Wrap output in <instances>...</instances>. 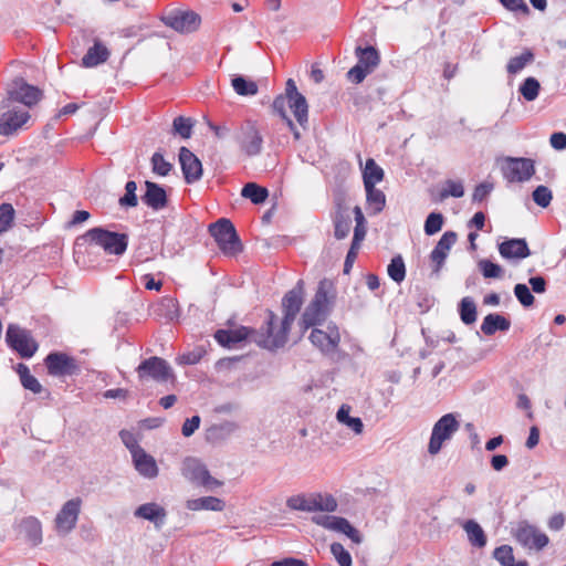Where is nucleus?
<instances>
[{
	"instance_id": "a18cd8bd",
	"label": "nucleus",
	"mask_w": 566,
	"mask_h": 566,
	"mask_svg": "<svg viewBox=\"0 0 566 566\" xmlns=\"http://www.w3.org/2000/svg\"><path fill=\"white\" fill-rule=\"evenodd\" d=\"M388 276L400 284L406 277V265L400 254L394 256L387 268Z\"/></svg>"
},
{
	"instance_id": "864d4df0",
	"label": "nucleus",
	"mask_w": 566,
	"mask_h": 566,
	"mask_svg": "<svg viewBox=\"0 0 566 566\" xmlns=\"http://www.w3.org/2000/svg\"><path fill=\"white\" fill-rule=\"evenodd\" d=\"M337 510V501L332 494L316 493V512H335Z\"/></svg>"
},
{
	"instance_id": "c03bdc74",
	"label": "nucleus",
	"mask_w": 566,
	"mask_h": 566,
	"mask_svg": "<svg viewBox=\"0 0 566 566\" xmlns=\"http://www.w3.org/2000/svg\"><path fill=\"white\" fill-rule=\"evenodd\" d=\"M464 196V187L462 181L447 179L444 181V187L439 192L437 198L438 201H443L449 197L461 198Z\"/></svg>"
},
{
	"instance_id": "bb28decb",
	"label": "nucleus",
	"mask_w": 566,
	"mask_h": 566,
	"mask_svg": "<svg viewBox=\"0 0 566 566\" xmlns=\"http://www.w3.org/2000/svg\"><path fill=\"white\" fill-rule=\"evenodd\" d=\"M510 327L511 322L509 318L501 314L491 313L484 317L481 324V332L486 336H491L496 332H507Z\"/></svg>"
},
{
	"instance_id": "f03ea898",
	"label": "nucleus",
	"mask_w": 566,
	"mask_h": 566,
	"mask_svg": "<svg viewBox=\"0 0 566 566\" xmlns=\"http://www.w3.org/2000/svg\"><path fill=\"white\" fill-rule=\"evenodd\" d=\"M286 104L293 113L297 124L305 128L308 123V104L306 97L298 92L296 83L293 78H289L285 83V91L274 97L271 105L273 114L277 115L286 126L293 132L294 138L300 139L301 134L296 129L295 124L287 115Z\"/></svg>"
},
{
	"instance_id": "c85d7f7f",
	"label": "nucleus",
	"mask_w": 566,
	"mask_h": 566,
	"mask_svg": "<svg viewBox=\"0 0 566 566\" xmlns=\"http://www.w3.org/2000/svg\"><path fill=\"white\" fill-rule=\"evenodd\" d=\"M20 528L33 546H36L42 542V526L36 517L28 516L23 518L20 523Z\"/></svg>"
},
{
	"instance_id": "052dcab7",
	"label": "nucleus",
	"mask_w": 566,
	"mask_h": 566,
	"mask_svg": "<svg viewBox=\"0 0 566 566\" xmlns=\"http://www.w3.org/2000/svg\"><path fill=\"white\" fill-rule=\"evenodd\" d=\"M203 119L206 120L209 129L213 133L214 138L224 139L231 136L230 132L233 130V125L229 126L227 123L216 124L206 116Z\"/></svg>"
},
{
	"instance_id": "2f4dec72",
	"label": "nucleus",
	"mask_w": 566,
	"mask_h": 566,
	"mask_svg": "<svg viewBox=\"0 0 566 566\" xmlns=\"http://www.w3.org/2000/svg\"><path fill=\"white\" fill-rule=\"evenodd\" d=\"M286 506L294 511L316 512V493L308 496L297 494L286 500Z\"/></svg>"
},
{
	"instance_id": "39448f33",
	"label": "nucleus",
	"mask_w": 566,
	"mask_h": 566,
	"mask_svg": "<svg viewBox=\"0 0 566 566\" xmlns=\"http://www.w3.org/2000/svg\"><path fill=\"white\" fill-rule=\"evenodd\" d=\"M331 284L323 280L318 283L316 293L306 306L301 317V324L304 328L314 327L325 322L329 314V300L327 295V287Z\"/></svg>"
},
{
	"instance_id": "e433bc0d",
	"label": "nucleus",
	"mask_w": 566,
	"mask_h": 566,
	"mask_svg": "<svg viewBox=\"0 0 566 566\" xmlns=\"http://www.w3.org/2000/svg\"><path fill=\"white\" fill-rule=\"evenodd\" d=\"M241 196L250 199L254 205H261L268 199L269 191L265 187L259 186L255 182H248L243 186Z\"/></svg>"
},
{
	"instance_id": "f257e3e1",
	"label": "nucleus",
	"mask_w": 566,
	"mask_h": 566,
	"mask_svg": "<svg viewBox=\"0 0 566 566\" xmlns=\"http://www.w3.org/2000/svg\"><path fill=\"white\" fill-rule=\"evenodd\" d=\"M303 302L304 282L298 280L295 286L285 293L282 298L283 317L281 321L273 311L266 310V318L263 325L268 336L263 340L268 343V346L281 348L286 344L291 326L300 313Z\"/></svg>"
},
{
	"instance_id": "a19ab883",
	"label": "nucleus",
	"mask_w": 566,
	"mask_h": 566,
	"mask_svg": "<svg viewBox=\"0 0 566 566\" xmlns=\"http://www.w3.org/2000/svg\"><path fill=\"white\" fill-rule=\"evenodd\" d=\"M334 235L337 240L345 239L352 229V219L347 212H334Z\"/></svg>"
},
{
	"instance_id": "c756f323",
	"label": "nucleus",
	"mask_w": 566,
	"mask_h": 566,
	"mask_svg": "<svg viewBox=\"0 0 566 566\" xmlns=\"http://www.w3.org/2000/svg\"><path fill=\"white\" fill-rule=\"evenodd\" d=\"M188 510L191 511H214L220 512L224 509V502L216 496H203L199 499L188 500L186 504Z\"/></svg>"
},
{
	"instance_id": "393cba45",
	"label": "nucleus",
	"mask_w": 566,
	"mask_h": 566,
	"mask_svg": "<svg viewBox=\"0 0 566 566\" xmlns=\"http://www.w3.org/2000/svg\"><path fill=\"white\" fill-rule=\"evenodd\" d=\"M499 252L504 259H525L531 254L525 239H507L499 244Z\"/></svg>"
},
{
	"instance_id": "603ef678",
	"label": "nucleus",
	"mask_w": 566,
	"mask_h": 566,
	"mask_svg": "<svg viewBox=\"0 0 566 566\" xmlns=\"http://www.w3.org/2000/svg\"><path fill=\"white\" fill-rule=\"evenodd\" d=\"M532 198L541 208H547L553 199V193L548 187L541 185L533 190Z\"/></svg>"
},
{
	"instance_id": "3c124183",
	"label": "nucleus",
	"mask_w": 566,
	"mask_h": 566,
	"mask_svg": "<svg viewBox=\"0 0 566 566\" xmlns=\"http://www.w3.org/2000/svg\"><path fill=\"white\" fill-rule=\"evenodd\" d=\"M151 168H153V171L154 174L158 175V176H168L169 172L171 171L172 169V165L170 163H168L163 154H160L159 151H156L153 156H151Z\"/></svg>"
},
{
	"instance_id": "423d86ee",
	"label": "nucleus",
	"mask_w": 566,
	"mask_h": 566,
	"mask_svg": "<svg viewBox=\"0 0 566 566\" xmlns=\"http://www.w3.org/2000/svg\"><path fill=\"white\" fill-rule=\"evenodd\" d=\"M208 231L224 254L235 255L242 251L241 240L229 219L221 218L211 223Z\"/></svg>"
},
{
	"instance_id": "7ed1b4c3",
	"label": "nucleus",
	"mask_w": 566,
	"mask_h": 566,
	"mask_svg": "<svg viewBox=\"0 0 566 566\" xmlns=\"http://www.w3.org/2000/svg\"><path fill=\"white\" fill-rule=\"evenodd\" d=\"M266 336L268 332L264 325H262L259 329L247 326H240L234 329H218L213 335L216 342L220 346L229 349L237 347L238 344L247 339L269 350L277 349L274 346H268V343L263 340V338L265 339Z\"/></svg>"
},
{
	"instance_id": "b1692460",
	"label": "nucleus",
	"mask_w": 566,
	"mask_h": 566,
	"mask_svg": "<svg viewBox=\"0 0 566 566\" xmlns=\"http://www.w3.org/2000/svg\"><path fill=\"white\" fill-rule=\"evenodd\" d=\"M134 516L138 517V518H143V520H147V521L154 523V525L157 528H160L165 524L167 512H166L165 507H163L161 505H159L155 502H149V503L139 505L135 510Z\"/></svg>"
},
{
	"instance_id": "680f3d73",
	"label": "nucleus",
	"mask_w": 566,
	"mask_h": 566,
	"mask_svg": "<svg viewBox=\"0 0 566 566\" xmlns=\"http://www.w3.org/2000/svg\"><path fill=\"white\" fill-rule=\"evenodd\" d=\"M458 234L454 231H447L442 234L440 240L438 241L437 245L434 247L439 251H442L447 254H449V251L453 247V244L457 242Z\"/></svg>"
},
{
	"instance_id": "412c9836",
	"label": "nucleus",
	"mask_w": 566,
	"mask_h": 566,
	"mask_svg": "<svg viewBox=\"0 0 566 566\" xmlns=\"http://www.w3.org/2000/svg\"><path fill=\"white\" fill-rule=\"evenodd\" d=\"M179 163L186 184L192 185L201 179L203 172L201 160L188 148H180Z\"/></svg>"
},
{
	"instance_id": "8fccbe9b",
	"label": "nucleus",
	"mask_w": 566,
	"mask_h": 566,
	"mask_svg": "<svg viewBox=\"0 0 566 566\" xmlns=\"http://www.w3.org/2000/svg\"><path fill=\"white\" fill-rule=\"evenodd\" d=\"M333 203L335 212H347V190L343 184H338L332 189Z\"/></svg>"
},
{
	"instance_id": "0eeeda50",
	"label": "nucleus",
	"mask_w": 566,
	"mask_h": 566,
	"mask_svg": "<svg viewBox=\"0 0 566 566\" xmlns=\"http://www.w3.org/2000/svg\"><path fill=\"white\" fill-rule=\"evenodd\" d=\"M357 64L347 72V78L354 84H360L380 63L379 51L373 46L358 45L355 49Z\"/></svg>"
},
{
	"instance_id": "f8f14e48",
	"label": "nucleus",
	"mask_w": 566,
	"mask_h": 566,
	"mask_svg": "<svg viewBox=\"0 0 566 566\" xmlns=\"http://www.w3.org/2000/svg\"><path fill=\"white\" fill-rule=\"evenodd\" d=\"M30 119L28 111L13 107L12 104L2 99L0 104V135L12 136Z\"/></svg>"
},
{
	"instance_id": "e2e57ef3",
	"label": "nucleus",
	"mask_w": 566,
	"mask_h": 566,
	"mask_svg": "<svg viewBox=\"0 0 566 566\" xmlns=\"http://www.w3.org/2000/svg\"><path fill=\"white\" fill-rule=\"evenodd\" d=\"M447 258H448L447 253L433 248V250L430 253V261L433 265V268H432L433 274L439 275L442 266L444 265Z\"/></svg>"
},
{
	"instance_id": "338daca9",
	"label": "nucleus",
	"mask_w": 566,
	"mask_h": 566,
	"mask_svg": "<svg viewBox=\"0 0 566 566\" xmlns=\"http://www.w3.org/2000/svg\"><path fill=\"white\" fill-rule=\"evenodd\" d=\"M492 190L493 184L481 182L474 188L472 200L475 202H481L491 193Z\"/></svg>"
},
{
	"instance_id": "ddd939ff",
	"label": "nucleus",
	"mask_w": 566,
	"mask_h": 566,
	"mask_svg": "<svg viewBox=\"0 0 566 566\" xmlns=\"http://www.w3.org/2000/svg\"><path fill=\"white\" fill-rule=\"evenodd\" d=\"M501 170L509 182H524L535 174V161L525 157H506Z\"/></svg>"
},
{
	"instance_id": "20e7f679",
	"label": "nucleus",
	"mask_w": 566,
	"mask_h": 566,
	"mask_svg": "<svg viewBox=\"0 0 566 566\" xmlns=\"http://www.w3.org/2000/svg\"><path fill=\"white\" fill-rule=\"evenodd\" d=\"M81 239L102 248L105 253L123 255L128 247V234L95 227L86 231ZM80 240V238L77 239Z\"/></svg>"
},
{
	"instance_id": "72a5a7b5",
	"label": "nucleus",
	"mask_w": 566,
	"mask_h": 566,
	"mask_svg": "<svg viewBox=\"0 0 566 566\" xmlns=\"http://www.w3.org/2000/svg\"><path fill=\"white\" fill-rule=\"evenodd\" d=\"M237 429V423L232 421H223L219 424H213L207 430V440L211 442L224 440L230 437Z\"/></svg>"
},
{
	"instance_id": "49530a36",
	"label": "nucleus",
	"mask_w": 566,
	"mask_h": 566,
	"mask_svg": "<svg viewBox=\"0 0 566 566\" xmlns=\"http://www.w3.org/2000/svg\"><path fill=\"white\" fill-rule=\"evenodd\" d=\"M15 210L9 202L0 205V234L13 227Z\"/></svg>"
},
{
	"instance_id": "4be33fe9",
	"label": "nucleus",
	"mask_w": 566,
	"mask_h": 566,
	"mask_svg": "<svg viewBox=\"0 0 566 566\" xmlns=\"http://www.w3.org/2000/svg\"><path fill=\"white\" fill-rule=\"evenodd\" d=\"M132 458L137 472L147 479L158 475V467L155 459L148 454L139 444H133Z\"/></svg>"
},
{
	"instance_id": "5fc2aeb1",
	"label": "nucleus",
	"mask_w": 566,
	"mask_h": 566,
	"mask_svg": "<svg viewBox=\"0 0 566 566\" xmlns=\"http://www.w3.org/2000/svg\"><path fill=\"white\" fill-rule=\"evenodd\" d=\"M493 557L502 565L510 566L515 562L513 548L510 545H501L493 552Z\"/></svg>"
},
{
	"instance_id": "4d7b16f0",
	"label": "nucleus",
	"mask_w": 566,
	"mask_h": 566,
	"mask_svg": "<svg viewBox=\"0 0 566 566\" xmlns=\"http://www.w3.org/2000/svg\"><path fill=\"white\" fill-rule=\"evenodd\" d=\"M331 553L333 554L339 566H352V556L349 552L346 551L340 543H333L331 545Z\"/></svg>"
},
{
	"instance_id": "4c0bfd02",
	"label": "nucleus",
	"mask_w": 566,
	"mask_h": 566,
	"mask_svg": "<svg viewBox=\"0 0 566 566\" xmlns=\"http://www.w3.org/2000/svg\"><path fill=\"white\" fill-rule=\"evenodd\" d=\"M458 311L463 324L472 325L475 323L478 312L475 302L472 297H463L458 305Z\"/></svg>"
},
{
	"instance_id": "a211bd4d",
	"label": "nucleus",
	"mask_w": 566,
	"mask_h": 566,
	"mask_svg": "<svg viewBox=\"0 0 566 566\" xmlns=\"http://www.w3.org/2000/svg\"><path fill=\"white\" fill-rule=\"evenodd\" d=\"M312 522L329 531L345 534L354 543L360 544L363 538L359 532L345 517L335 515H314Z\"/></svg>"
},
{
	"instance_id": "13d9d810",
	"label": "nucleus",
	"mask_w": 566,
	"mask_h": 566,
	"mask_svg": "<svg viewBox=\"0 0 566 566\" xmlns=\"http://www.w3.org/2000/svg\"><path fill=\"white\" fill-rule=\"evenodd\" d=\"M514 294H515L516 298L518 300V302L524 307H530L534 304L535 297L533 296L531 290L528 289V286L526 284L517 283L514 286Z\"/></svg>"
},
{
	"instance_id": "79ce46f5",
	"label": "nucleus",
	"mask_w": 566,
	"mask_h": 566,
	"mask_svg": "<svg viewBox=\"0 0 566 566\" xmlns=\"http://www.w3.org/2000/svg\"><path fill=\"white\" fill-rule=\"evenodd\" d=\"M350 407L347 405H342L336 413V419L338 422L346 424L356 434L363 432L364 423L358 417L349 416Z\"/></svg>"
},
{
	"instance_id": "37998d69",
	"label": "nucleus",
	"mask_w": 566,
	"mask_h": 566,
	"mask_svg": "<svg viewBox=\"0 0 566 566\" xmlns=\"http://www.w3.org/2000/svg\"><path fill=\"white\" fill-rule=\"evenodd\" d=\"M541 91V84L537 78L533 76L526 77L518 87V93L523 96V98L527 102L535 101Z\"/></svg>"
},
{
	"instance_id": "cd10ccee",
	"label": "nucleus",
	"mask_w": 566,
	"mask_h": 566,
	"mask_svg": "<svg viewBox=\"0 0 566 566\" xmlns=\"http://www.w3.org/2000/svg\"><path fill=\"white\" fill-rule=\"evenodd\" d=\"M233 130L234 134L232 137L235 138L237 142H263L254 120L247 119L240 125H233Z\"/></svg>"
},
{
	"instance_id": "f3484780",
	"label": "nucleus",
	"mask_w": 566,
	"mask_h": 566,
	"mask_svg": "<svg viewBox=\"0 0 566 566\" xmlns=\"http://www.w3.org/2000/svg\"><path fill=\"white\" fill-rule=\"evenodd\" d=\"M165 25L171 28L179 33H192L197 31L201 24V17L192 11L175 10L161 17Z\"/></svg>"
},
{
	"instance_id": "bf43d9fd",
	"label": "nucleus",
	"mask_w": 566,
	"mask_h": 566,
	"mask_svg": "<svg viewBox=\"0 0 566 566\" xmlns=\"http://www.w3.org/2000/svg\"><path fill=\"white\" fill-rule=\"evenodd\" d=\"M479 268L485 279H496L503 273L502 266L490 260H481Z\"/></svg>"
},
{
	"instance_id": "1a4fd4ad",
	"label": "nucleus",
	"mask_w": 566,
	"mask_h": 566,
	"mask_svg": "<svg viewBox=\"0 0 566 566\" xmlns=\"http://www.w3.org/2000/svg\"><path fill=\"white\" fill-rule=\"evenodd\" d=\"M460 429V422L454 413L442 416L432 428L431 437L428 444V452L434 455L440 452L442 444L450 440L452 436Z\"/></svg>"
},
{
	"instance_id": "2eb2a0df",
	"label": "nucleus",
	"mask_w": 566,
	"mask_h": 566,
	"mask_svg": "<svg viewBox=\"0 0 566 566\" xmlns=\"http://www.w3.org/2000/svg\"><path fill=\"white\" fill-rule=\"evenodd\" d=\"M136 371L140 380L153 379L157 382H166L175 377L170 365L158 356L144 359Z\"/></svg>"
},
{
	"instance_id": "09e8293b",
	"label": "nucleus",
	"mask_w": 566,
	"mask_h": 566,
	"mask_svg": "<svg viewBox=\"0 0 566 566\" xmlns=\"http://www.w3.org/2000/svg\"><path fill=\"white\" fill-rule=\"evenodd\" d=\"M444 217L441 212H430L424 221L423 230L427 235L438 233L443 226Z\"/></svg>"
},
{
	"instance_id": "6e6d98bb",
	"label": "nucleus",
	"mask_w": 566,
	"mask_h": 566,
	"mask_svg": "<svg viewBox=\"0 0 566 566\" xmlns=\"http://www.w3.org/2000/svg\"><path fill=\"white\" fill-rule=\"evenodd\" d=\"M158 310L170 321L178 316V303L174 297H163L158 305Z\"/></svg>"
},
{
	"instance_id": "69168bd1",
	"label": "nucleus",
	"mask_w": 566,
	"mask_h": 566,
	"mask_svg": "<svg viewBox=\"0 0 566 566\" xmlns=\"http://www.w3.org/2000/svg\"><path fill=\"white\" fill-rule=\"evenodd\" d=\"M203 353L201 348L185 353L177 358V361L179 365H195L201 360Z\"/></svg>"
},
{
	"instance_id": "f704fd0d",
	"label": "nucleus",
	"mask_w": 566,
	"mask_h": 566,
	"mask_svg": "<svg viewBox=\"0 0 566 566\" xmlns=\"http://www.w3.org/2000/svg\"><path fill=\"white\" fill-rule=\"evenodd\" d=\"M15 370L20 377L21 385L25 389L32 391L33 394H40L43 390L42 385L34 376L30 374V369L25 364L19 363L15 367Z\"/></svg>"
},
{
	"instance_id": "0e129e2a",
	"label": "nucleus",
	"mask_w": 566,
	"mask_h": 566,
	"mask_svg": "<svg viewBox=\"0 0 566 566\" xmlns=\"http://www.w3.org/2000/svg\"><path fill=\"white\" fill-rule=\"evenodd\" d=\"M499 1L509 11L521 12L523 14L530 13V8L524 0H499Z\"/></svg>"
},
{
	"instance_id": "c9c22d12",
	"label": "nucleus",
	"mask_w": 566,
	"mask_h": 566,
	"mask_svg": "<svg viewBox=\"0 0 566 566\" xmlns=\"http://www.w3.org/2000/svg\"><path fill=\"white\" fill-rule=\"evenodd\" d=\"M231 85L234 92L241 96H253L259 91L258 84L243 75H234L231 78Z\"/></svg>"
},
{
	"instance_id": "6ab92c4d",
	"label": "nucleus",
	"mask_w": 566,
	"mask_h": 566,
	"mask_svg": "<svg viewBox=\"0 0 566 566\" xmlns=\"http://www.w3.org/2000/svg\"><path fill=\"white\" fill-rule=\"evenodd\" d=\"M82 500L74 497L65 502L55 516V528L59 533L67 534L76 525L81 512Z\"/></svg>"
},
{
	"instance_id": "5701e85b",
	"label": "nucleus",
	"mask_w": 566,
	"mask_h": 566,
	"mask_svg": "<svg viewBox=\"0 0 566 566\" xmlns=\"http://www.w3.org/2000/svg\"><path fill=\"white\" fill-rule=\"evenodd\" d=\"M146 191L142 201L153 210H161L168 205V197L165 188L154 181H145Z\"/></svg>"
},
{
	"instance_id": "9d476101",
	"label": "nucleus",
	"mask_w": 566,
	"mask_h": 566,
	"mask_svg": "<svg viewBox=\"0 0 566 566\" xmlns=\"http://www.w3.org/2000/svg\"><path fill=\"white\" fill-rule=\"evenodd\" d=\"M308 339L323 355L333 357L339 347L340 333L338 326L329 322L325 331L314 326Z\"/></svg>"
},
{
	"instance_id": "9b49d317",
	"label": "nucleus",
	"mask_w": 566,
	"mask_h": 566,
	"mask_svg": "<svg viewBox=\"0 0 566 566\" xmlns=\"http://www.w3.org/2000/svg\"><path fill=\"white\" fill-rule=\"evenodd\" d=\"M43 97V92L38 86L29 84L23 77H15L8 90L4 101L13 104L21 103L28 107L38 104Z\"/></svg>"
},
{
	"instance_id": "de8ad7c7",
	"label": "nucleus",
	"mask_w": 566,
	"mask_h": 566,
	"mask_svg": "<svg viewBox=\"0 0 566 566\" xmlns=\"http://www.w3.org/2000/svg\"><path fill=\"white\" fill-rule=\"evenodd\" d=\"M382 178L384 170L376 165L374 159H368L364 171V186L367 187V184L369 182H371V185L375 186L376 182L381 181Z\"/></svg>"
},
{
	"instance_id": "473e14b6",
	"label": "nucleus",
	"mask_w": 566,
	"mask_h": 566,
	"mask_svg": "<svg viewBox=\"0 0 566 566\" xmlns=\"http://www.w3.org/2000/svg\"><path fill=\"white\" fill-rule=\"evenodd\" d=\"M463 530L467 532L468 539L472 546L482 548L486 545V535L478 522L468 520L463 524Z\"/></svg>"
},
{
	"instance_id": "4468645a",
	"label": "nucleus",
	"mask_w": 566,
	"mask_h": 566,
	"mask_svg": "<svg viewBox=\"0 0 566 566\" xmlns=\"http://www.w3.org/2000/svg\"><path fill=\"white\" fill-rule=\"evenodd\" d=\"M48 374L52 377H69L78 375L81 371L77 360L63 352H51L44 358Z\"/></svg>"
},
{
	"instance_id": "6e6552de",
	"label": "nucleus",
	"mask_w": 566,
	"mask_h": 566,
	"mask_svg": "<svg viewBox=\"0 0 566 566\" xmlns=\"http://www.w3.org/2000/svg\"><path fill=\"white\" fill-rule=\"evenodd\" d=\"M6 342L11 349L24 359L31 358L39 348V344L32 337L30 331L21 328L17 324H9L6 332Z\"/></svg>"
},
{
	"instance_id": "a878e982",
	"label": "nucleus",
	"mask_w": 566,
	"mask_h": 566,
	"mask_svg": "<svg viewBox=\"0 0 566 566\" xmlns=\"http://www.w3.org/2000/svg\"><path fill=\"white\" fill-rule=\"evenodd\" d=\"M111 55L109 50L99 40H94V44L88 48L86 54L82 57L84 67H95L105 63Z\"/></svg>"
},
{
	"instance_id": "58836bf2",
	"label": "nucleus",
	"mask_w": 566,
	"mask_h": 566,
	"mask_svg": "<svg viewBox=\"0 0 566 566\" xmlns=\"http://www.w3.org/2000/svg\"><path fill=\"white\" fill-rule=\"evenodd\" d=\"M195 120L191 117L177 116L172 120L171 133L181 139H189L192 135Z\"/></svg>"
},
{
	"instance_id": "ea45409f",
	"label": "nucleus",
	"mask_w": 566,
	"mask_h": 566,
	"mask_svg": "<svg viewBox=\"0 0 566 566\" xmlns=\"http://www.w3.org/2000/svg\"><path fill=\"white\" fill-rule=\"evenodd\" d=\"M535 59L534 52L525 48L522 54L513 56L506 64V71L509 74H516L522 71L527 64L532 63Z\"/></svg>"
},
{
	"instance_id": "7c9ffc66",
	"label": "nucleus",
	"mask_w": 566,
	"mask_h": 566,
	"mask_svg": "<svg viewBox=\"0 0 566 566\" xmlns=\"http://www.w3.org/2000/svg\"><path fill=\"white\" fill-rule=\"evenodd\" d=\"M366 190V200L368 207L370 208V214L376 216L380 213L386 206V196L382 190L376 188L371 185V182L367 184L365 187Z\"/></svg>"
},
{
	"instance_id": "dca6fc26",
	"label": "nucleus",
	"mask_w": 566,
	"mask_h": 566,
	"mask_svg": "<svg viewBox=\"0 0 566 566\" xmlns=\"http://www.w3.org/2000/svg\"><path fill=\"white\" fill-rule=\"evenodd\" d=\"M184 476L192 483L207 489H214L222 485V482L210 475L206 464L196 458H187L182 463Z\"/></svg>"
},
{
	"instance_id": "774afa93",
	"label": "nucleus",
	"mask_w": 566,
	"mask_h": 566,
	"mask_svg": "<svg viewBox=\"0 0 566 566\" xmlns=\"http://www.w3.org/2000/svg\"><path fill=\"white\" fill-rule=\"evenodd\" d=\"M201 419L198 415L192 416L191 418L186 419L182 424L181 433L185 437H190L195 433V431L199 428Z\"/></svg>"
},
{
	"instance_id": "aec40b11",
	"label": "nucleus",
	"mask_w": 566,
	"mask_h": 566,
	"mask_svg": "<svg viewBox=\"0 0 566 566\" xmlns=\"http://www.w3.org/2000/svg\"><path fill=\"white\" fill-rule=\"evenodd\" d=\"M514 536L516 541L524 547L543 549L548 544V537L544 533H539L537 528L526 521L518 522Z\"/></svg>"
}]
</instances>
